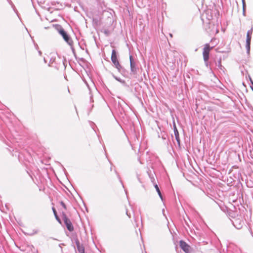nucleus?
Instances as JSON below:
<instances>
[{"mask_svg":"<svg viewBox=\"0 0 253 253\" xmlns=\"http://www.w3.org/2000/svg\"><path fill=\"white\" fill-rule=\"evenodd\" d=\"M212 48L211 47L209 43H206L203 48V56L205 62L208 61L210 50Z\"/></svg>","mask_w":253,"mask_h":253,"instance_id":"1","label":"nucleus"},{"mask_svg":"<svg viewBox=\"0 0 253 253\" xmlns=\"http://www.w3.org/2000/svg\"><path fill=\"white\" fill-rule=\"evenodd\" d=\"M252 33H253V28H252L250 30L248 31L247 33L246 47L247 52L248 54H249L250 52V45H251V39H252Z\"/></svg>","mask_w":253,"mask_h":253,"instance_id":"2","label":"nucleus"},{"mask_svg":"<svg viewBox=\"0 0 253 253\" xmlns=\"http://www.w3.org/2000/svg\"><path fill=\"white\" fill-rule=\"evenodd\" d=\"M59 32L66 42L68 43L69 45L72 46L73 43V41L70 37L67 34L64 30L63 28H61Z\"/></svg>","mask_w":253,"mask_h":253,"instance_id":"3","label":"nucleus"},{"mask_svg":"<svg viewBox=\"0 0 253 253\" xmlns=\"http://www.w3.org/2000/svg\"><path fill=\"white\" fill-rule=\"evenodd\" d=\"M62 218L67 229L70 232L73 231L74 227L72 223L65 213H63Z\"/></svg>","mask_w":253,"mask_h":253,"instance_id":"4","label":"nucleus"},{"mask_svg":"<svg viewBox=\"0 0 253 253\" xmlns=\"http://www.w3.org/2000/svg\"><path fill=\"white\" fill-rule=\"evenodd\" d=\"M129 60H130V70L131 72L133 74H136L137 73V67H136V64L135 61H133L132 56L131 55L129 56Z\"/></svg>","mask_w":253,"mask_h":253,"instance_id":"5","label":"nucleus"},{"mask_svg":"<svg viewBox=\"0 0 253 253\" xmlns=\"http://www.w3.org/2000/svg\"><path fill=\"white\" fill-rule=\"evenodd\" d=\"M180 248L183 250L185 253H188L189 252L190 246L186 243V242L180 241Z\"/></svg>","mask_w":253,"mask_h":253,"instance_id":"6","label":"nucleus"},{"mask_svg":"<svg viewBox=\"0 0 253 253\" xmlns=\"http://www.w3.org/2000/svg\"><path fill=\"white\" fill-rule=\"evenodd\" d=\"M174 133L175 139L176 140L178 144L180 145V138L179 136V133L175 124H174Z\"/></svg>","mask_w":253,"mask_h":253,"instance_id":"7","label":"nucleus"},{"mask_svg":"<svg viewBox=\"0 0 253 253\" xmlns=\"http://www.w3.org/2000/svg\"><path fill=\"white\" fill-rule=\"evenodd\" d=\"M112 62H113L114 66L117 69L118 72H119L120 73L121 71V70L122 69V67L121 65L120 64L119 61L117 60V61H114Z\"/></svg>","mask_w":253,"mask_h":253,"instance_id":"8","label":"nucleus"},{"mask_svg":"<svg viewBox=\"0 0 253 253\" xmlns=\"http://www.w3.org/2000/svg\"><path fill=\"white\" fill-rule=\"evenodd\" d=\"M111 61L112 62L116 61L118 60L117 53L115 50L113 49L112 51L111 54Z\"/></svg>","mask_w":253,"mask_h":253,"instance_id":"9","label":"nucleus"},{"mask_svg":"<svg viewBox=\"0 0 253 253\" xmlns=\"http://www.w3.org/2000/svg\"><path fill=\"white\" fill-rule=\"evenodd\" d=\"M76 244H77V249H78V251L80 253H84V247L82 245H81L79 242H77Z\"/></svg>","mask_w":253,"mask_h":253,"instance_id":"10","label":"nucleus"},{"mask_svg":"<svg viewBox=\"0 0 253 253\" xmlns=\"http://www.w3.org/2000/svg\"><path fill=\"white\" fill-rule=\"evenodd\" d=\"M154 187H155V189H156V191H157V192L159 197H160L161 199L162 200V201H163V196H162V193L161 192V191H160V190L158 185L156 184H155L154 185Z\"/></svg>","mask_w":253,"mask_h":253,"instance_id":"11","label":"nucleus"},{"mask_svg":"<svg viewBox=\"0 0 253 253\" xmlns=\"http://www.w3.org/2000/svg\"><path fill=\"white\" fill-rule=\"evenodd\" d=\"M52 210L53 211V213H54V215L55 216L56 219L58 221V222L59 223H61V221L60 219L59 218V217L57 215V212L56 211L54 207H52Z\"/></svg>","mask_w":253,"mask_h":253,"instance_id":"12","label":"nucleus"},{"mask_svg":"<svg viewBox=\"0 0 253 253\" xmlns=\"http://www.w3.org/2000/svg\"><path fill=\"white\" fill-rule=\"evenodd\" d=\"M113 77L118 82H121L122 83H124L125 82L123 80H122L120 78H118L114 75H113Z\"/></svg>","mask_w":253,"mask_h":253,"instance_id":"13","label":"nucleus"},{"mask_svg":"<svg viewBox=\"0 0 253 253\" xmlns=\"http://www.w3.org/2000/svg\"><path fill=\"white\" fill-rule=\"evenodd\" d=\"M243 15H245V7H246V3H243Z\"/></svg>","mask_w":253,"mask_h":253,"instance_id":"14","label":"nucleus"},{"mask_svg":"<svg viewBox=\"0 0 253 253\" xmlns=\"http://www.w3.org/2000/svg\"><path fill=\"white\" fill-rule=\"evenodd\" d=\"M60 204L61 205H62V206L65 209H66V205L63 202H60Z\"/></svg>","mask_w":253,"mask_h":253,"instance_id":"15","label":"nucleus"},{"mask_svg":"<svg viewBox=\"0 0 253 253\" xmlns=\"http://www.w3.org/2000/svg\"><path fill=\"white\" fill-rule=\"evenodd\" d=\"M217 66L219 68H221L222 66H221V61H218V64H217Z\"/></svg>","mask_w":253,"mask_h":253,"instance_id":"16","label":"nucleus"},{"mask_svg":"<svg viewBox=\"0 0 253 253\" xmlns=\"http://www.w3.org/2000/svg\"><path fill=\"white\" fill-rule=\"evenodd\" d=\"M205 65H206V66L207 67H208V61H207V62H205Z\"/></svg>","mask_w":253,"mask_h":253,"instance_id":"17","label":"nucleus"},{"mask_svg":"<svg viewBox=\"0 0 253 253\" xmlns=\"http://www.w3.org/2000/svg\"><path fill=\"white\" fill-rule=\"evenodd\" d=\"M242 4L245 3V0H242Z\"/></svg>","mask_w":253,"mask_h":253,"instance_id":"18","label":"nucleus"},{"mask_svg":"<svg viewBox=\"0 0 253 253\" xmlns=\"http://www.w3.org/2000/svg\"><path fill=\"white\" fill-rule=\"evenodd\" d=\"M126 214H127V216H128L129 217H130V215H129V214H128V212H127V211H126Z\"/></svg>","mask_w":253,"mask_h":253,"instance_id":"19","label":"nucleus"},{"mask_svg":"<svg viewBox=\"0 0 253 253\" xmlns=\"http://www.w3.org/2000/svg\"><path fill=\"white\" fill-rule=\"evenodd\" d=\"M39 53L40 55H41L42 52L41 51H39Z\"/></svg>","mask_w":253,"mask_h":253,"instance_id":"20","label":"nucleus"},{"mask_svg":"<svg viewBox=\"0 0 253 253\" xmlns=\"http://www.w3.org/2000/svg\"><path fill=\"white\" fill-rule=\"evenodd\" d=\"M164 211H165V210H163V214H164Z\"/></svg>","mask_w":253,"mask_h":253,"instance_id":"21","label":"nucleus"}]
</instances>
